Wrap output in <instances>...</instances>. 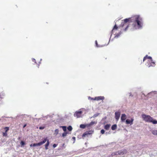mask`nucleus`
<instances>
[{
  "instance_id": "7ed1b4c3",
  "label": "nucleus",
  "mask_w": 157,
  "mask_h": 157,
  "mask_svg": "<svg viewBox=\"0 0 157 157\" xmlns=\"http://www.w3.org/2000/svg\"><path fill=\"white\" fill-rule=\"evenodd\" d=\"M146 59H148L147 61L146 64V65L147 67H155V63L153 61L152 58L151 57L148 56L147 55H146L144 58L143 61H144Z\"/></svg>"
},
{
  "instance_id": "9b49d317",
  "label": "nucleus",
  "mask_w": 157,
  "mask_h": 157,
  "mask_svg": "<svg viewBox=\"0 0 157 157\" xmlns=\"http://www.w3.org/2000/svg\"><path fill=\"white\" fill-rule=\"evenodd\" d=\"M95 99L94 100H96L97 101H99L100 100H103L105 99V97L104 96H98L95 97Z\"/></svg>"
},
{
  "instance_id": "c756f323",
  "label": "nucleus",
  "mask_w": 157,
  "mask_h": 157,
  "mask_svg": "<svg viewBox=\"0 0 157 157\" xmlns=\"http://www.w3.org/2000/svg\"><path fill=\"white\" fill-rule=\"evenodd\" d=\"M57 146V144H53V148H55Z\"/></svg>"
},
{
  "instance_id": "2f4dec72",
  "label": "nucleus",
  "mask_w": 157,
  "mask_h": 157,
  "mask_svg": "<svg viewBox=\"0 0 157 157\" xmlns=\"http://www.w3.org/2000/svg\"><path fill=\"white\" fill-rule=\"evenodd\" d=\"M44 128L42 127H39V128L40 129H44Z\"/></svg>"
},
{
  "instance_id": "f8f14e48",
  "label": "nucleus",
  "mask_w": 157,
  "mask_h": 157,
  "mask_svg": "<svg viewBox=\"0 0 157 157\" xmlns=\"http://www.w3.org/2000/svg\"><path fill=\"white\" fill-rule=\"evenodd\" d=\"M134 121V119L132 118L131 120H129L128 119H127L126 121V123L127 124H133V122Z\"/></svg>"
},
{
  "instance_id": "412c9836",
  "label": "nucleus",
  "mask_w": 157,
  "mask_h": 157,
  "mask_svg": "<svg viewBox=\"0 0 157 157\" xmlns=\"http://www.w3.org/2000/svg\"><path fill=\"white\" fill-rule=\"evenodd\" d=\"M4 129L5 130V132H7L9 130V128L8 127H5V128H4Z\"/></svg>"
},
{
  "instance_id": "6e6552de",
  "label": "nucleus",
  "mask_w": 157,
  "mask_h": 157,
  "mask_svg": "<svg viewBox=\"0 0 157 157\" xmlns=\"http://www.w3.org/2000/svg\"><path fill=\"white\" fill-rule=\"evenodd\" d=\"M115 119L117 121H118L120 118L121 113L119 112H115Z\"/></svg>"
},
{
  "instance_id": "f3484780",
  "label": "nucleus",
  "mask_w": 157,
  "mask_h": 157,
  "mask_svg": "<svg viewBox=\"0 0 157 157\" xmlns=\"http://www.w3.org/2000/svg\"><path fill=\"white\" fill-rule=\"evenodd\" d=\"M5 96V94L3 92H1L0 93V98H3Z\"/></svg>"
},
{
  "instance_id": "7c9ffc66",
  "label": "nucleus",
  "mask_w": 157,
  "mask_h": 157,
  "mask_svg": "<svg viewBox=\"0 0 157 157\" xmlns=\"http://www.w3.org/2000/svg\"><path fill=\"white\" fill-rule=\"evenodd\" d=\"M95 98H91V100H94V99H95Z\"/></svg>"
},
{
  "instance_id": "0eeeda50",
  "label": "nucleus",
  "mask_w": 157,
  "mask_h": 157,
  "mask_svg": "<svg viewBox=\"0 0 157 157\" xmlns=\"http://www.w3.org/2000/svg\"><path fill=\"white\" fill-rule=\"evenodd\" d=\"M118 151L119 155H123L126 154L127 152V151L125 149H124L121 150H119Z\"/></svg>"
},
{
  "instance_id": "6ab92c4d",
  "label": "nucleus",
  "mask_w": 157,
  "mask_h": 157,
  "mask_svg": "<svg viewBox=\"0 0 157 157\" xmlns=\"http://www.w3.org/2000/svg\"><path fill=\"white\" fill-rule=\"evenodd\" d=\"M152 133L153 135L157 136V130H153L152 132Z\"/></svg>"
},
{
  "instance_id": "1a4fd4ad",
  "label": "nucleus",
  "mask_w": 157,
  "mask_h": 157,
  "mask_svg": "<svg viewBox=\"0 0 157 157\" xmlns=\"http://www.w3.org/2000/svg\"><path fill=\"white\" fill-rule=\"evenodd\" d=\"M97 123V121H92L89 124H86V127H89L93 125L94 124H96Z\"/></svg>"
},
{
  "instance_id": "b1692460",
  "label": "nucleus",
  "mask_w": 157,
  "mask_h": 157,
  "mask_svg": "<svg viewBox=\"0 0 157 157\" xmlns=\"http://www.w3.org/2000/svg\"><path fill=\"white\" fill-rule=\"evenodd\" d=\"M3 133V135L4 136H6L7 135V134L6 132H3L2 133Z\"/></svg>"
},
{
  "instance_id": "cd10ccee",
  "label": "nucleus",
  "mask_w": 157,
  "mask_h": 157,
  "mask_svg": "<svg viewBox=\"0 0 157 157\" xmlns=\"http://www.w3.org/2000/svg\"><path fill=\"white\" fill-rule=\"evenodd\" d=\"M55 132L56 133V134H57L59 132V130L58 129H56L55 130Z\"/></svg>"
},
{
  "instance_id": "9d476101",
  "label": "nucleus",
  "mask_w": 157,
  "mask_h": 157,
  "mask_svg": "<svg viewBox=\"0 0 157 157\" xmlns=\"http://www.w3.org/2000/svg\"><path fill=\"white\" fill-rule=\"evenodd\" d=\"M46 139H47V140H46L47 143L46 144H45V149L46 150H47L48 149V146L50 142L49 141V140L48 139L47 137H46L44 139V140H45Z\"/></svg>"
},
{
  "instance_id": "a211bd4d",
  "label": "nucleus",
  "mask_w": 157,
  "mask_h": 157,
  "mask_svg": "<svg viewBox=\"0 0 157 157\" xmlns=\"http://www.w3.org/2000/svg\"><path fill=\"white\" fill-rule=\"evenodd\" d=\"M86 127V124L85 125L84 124H81L80 126V127L82 128H85Z\"/></svg>"
},
{
  "instance_id": "aec40b11",
  "label": "nucleus",
  "mask_w": 157,
  "mask_h": 157,
  "mask_svg": "<svg viewBox=\"0 0 157 157\" xmlns=\"http://www.w3.org/2000/svg\"><path fill=\"white\" fill-rule=\"evenodd\" d=\"M72 127L71 126H69L67 127V129L69 131H71V130H72Z\"/></svg>"
},
{
  "instance_id": "72a5a7b5",
  "label": "nucleus",
  "mask_w": 157,
  "mask_h": 157,
  "mask_svg": "<svg viewBox=\"0 0 157 157\" xmlns=\"http://www.w3.org/2000/svg\"><path fill=\"white\" fill-rule=\"evenodd\" d=\"M26 125V124H25L24 125V126H23V128H25Z\"/></svg>"
},
{
  "instance_id": "c85d7f7f",
  "label": "nucleus",
  "mask_w": 157,
  "mask_h": 157,
  "mask_svg": "<svg viewBox=\"0 0 157 157\" xmlns=\"http://www.w3.org/2000/svg\"><path fill=\"white\" fill-rule=\"evenodd\" d=\"M95 44H96V46L97 47H98L99 46L98 45V43H97V40H96L95 41Z\"/></svg>"
},
{
  "instance_id": "2eb2a0df",
  "label": "nucleus",
  "mask_w": 157,
  "mask_h": 157,
  "mask_svg": "<svg viewBox=\"0 0 157 157\" xmlns=\"http://www.w3.org/2000/svg\"><path fill=\"white\" fill-rule=\"evenodd\" d=\"M110 125V124H107L105 125L104 126V128L106 130H108L109 129Z\"/></svg>"
},
{
  "instance_id": "20e7f679",
  "label": "nucleus",
  "mask_w": 157,
  "mask_h": 157,
  "mask_svg": "<svg viewBox=\"0 0 157 157\" xmlns=\"http://www.w3.org/2000/svg\"><path fill=\"white\" fill-rule=\"evenodd\" d=\"M47 139L44 140L42 141H41L40 142L38 143H34L33 144H31L30 145V147H35L36 146H40L41 145L45 143Z\"/></svg>"
},
{
  "instance_id": "a878e982",
  "label": "nucleus",
  "mask_w": 157,
  "mask_h": 157,
  "mask_svg": "<svg viewBox=\"0 0 157 157\" xmlns=\"http://www.w3.org/2000/svg\"><path fill=\"white\" fill-rule=\"evenodd\" d=\"M98 114H94L93 116V117H97V116H98Z\"/></svg>"
},
{
  "instance_id": "423d86ee",
  "label": "nucleus",
  "mask_w": 157,
  "mask_h": 157,
  "mask_svg": "<svg viewBox=\"0 0 157 157\" xmlns=\"http://www.w3.org/2000/svg\"><path fill=\"white\" fill-rule=\"evenodd\" d=\"M94 132L93 131H86L82 135V137L83 138L85 137L86 136H87L88 135H90L92 134Z\"/></svg>"
},
{
  "instance_id": "473e14b6",
  "label": "nucleus",
  "mask_w": 157,
  "mask_h": 157,
  "mask_svg": "<svg viewBox=\"0 0 157 157\" xmlns=\"http://www.w3.org/2000/svg\"><path fill=\"white\" fill-rule=\"evenodd\" d=\"M33 61L35 63H36V60L35 59H33Z\"/></svg>"
},
{
  "instance_id": "39448f33",
  "label": "nucleus",
  "mask_w": 157,
  "mask_h": 157,
  "mask_svg": "<svg viewBox=\"0 0 157 157\" xmlns=\"http://www.w3.org/2000/svg\"><path fill=\"white\" fill-rule=\"evenodd\" d=\"M82 113V111H77L74 113V116L77 118H79L81 117Z\"/></svg>"
},
{
  "instance_id": "5701e85b",
  "label": "nucleus",
  "mask_w": 157,
  "mask_h": 157,
  "mask_svg": "<svg viewBox=\"0 0 157 157\" xmlns=\"http://www.w3.org/2000/svg\"><path fill=\"white\" fill-rule=\"evenodd\" d=\"M67 132H64L62 134V136L63 137L66 136H67Z\"/></svg>"
},
{
  "instance_id": "f03ea898",
  "label": "nucleus",
  "mask_w": 157,
  "mask_h": 157,
  "mask_svg": "<svg viewBox=\"0 0 157 157\" xmlns=\"http://www.w3.org/2000/svg\"><path fill=\"white\" fill-rule=\"evenodd\" d=\"M142 117L144 121L146 122L151 123L153 124H157V121L154 119L149 115H147L144 114L142 115Z\"/></svg>"
},
{
  "instance_id": "dca6fc26",
  "label": "nucleus",
  "mask_w": 157,
  "mask_h": 157,
  "mask_svg": "<svg viewBox=\"0 0 157 157\" xmlns=\"http://www.w3.org/2000/svg\"><path fill=\"white\" fill-rule=\"evenodd\" d=\"M117 125L116 124H113L112 127H111V129L113 130H114L117 129Z\"/></svg>"
},
{
  "instance_id": "f257e3e1",
  "label": "nucleus",
  "mask_w": 157,
  "mask_h": 157,
  "mask_svg": "<svg viewBox=\"0 0 157 157\" xmlns=\"http://www.w3.org/2000/svg\"><path fill=\"white\" fill-rule=\"evenodd\" d=\"M130 23H133L132 25L134 29H139L142 27L143 23L142 18L139 15H135L131 17L122 20L121 24L118 27L115 24L111 31V33H115V37H118L121 34V32H120L119 33L117 34L116 31L121 27L122 28L121 29L122 31H126L129 27L130 25L129 24Z\"/></svg>"
},
{
  "instance_id": "4be33fe9",
  "label": "nucleus",
  "mask_w": 157,
  "mask_h": 157,
  "mask_svg": "<svg viewBox=\"0 0 157 157\" xmlns=\"http://www.w3.org/2000/svg\"><path fill=\"white\" fill-rule=\"evenodd\" d=\"M20 144L21 145V147H22L25 144V143L23 141H21L20 143Z\"/></svg>"
},
{
  "instance_id": "4468645a",
  "label": "nucleus",
  "mask_w": 157,
  "mask_h": 157,
  "mask_svg": "<svg viewBox=\"0 0 157 157\" xmlns=\"http://www.w3.org/2000/svg\"><path fill=\"white\" fill-rule=\"evenodd\" d=\"M115 155H119L118 151H117L112 153L110 157H113V156Z\"/></svg>"
},
{
  "instance_id": "ddd939ff",
  "label": "nucleus",
  "mask_w": 157,
  "mask_h": 157,
  "mask_svg": "<svg viewBox=\"0 0 157 157\" xmlns=\"http://www.w3.org/2000/svg\"><path fill=\"white\" fill-rule=\"evenodd\" d=\"M126 118V116L125 114H122L121 117V120L122 121H124Z\"/></svg>"
},
{
  "instance_id": "c9c22d12",
  "label": "nucleus",
  "mask_w": 157,
  "mask_h": 157,
  "mask_svg": "<svg viewBox=\"0 0 157 157\" xmlns=\"http://www.w3.org/2000/svg\"><path fill=\"white\" fill-rule=\"evenodd\" d=\"M64 144H63V146H64Z\"/></svg>"
},
{
  "instance_id": "bb28decb",
  "label": "nucleus",
  "mask_w": 157,
  "mask_h": 157,
  "mask_svg": "<svg viewBox=\"0 0 157 157\" xmlns=\"http://www.w3.org/2000/svg\"><path fill=\"white\" fill-rule=\"evenodd\" d=\"M62 128H63V130L64 131H65L66 130V127L65 126H63Z\"/></svg>"
},
{
  "instance_id": "f704fd0d",
  "label": "nucleus",
  "mask_w": 157,
  "mask_h": 157,
  "mask_svg": "<svg viewBox=\"0 0 157 157\" xmlns=\"http://www.w3.org/2000/svg\"><path fill=\"white\" fill-rule=\"evenodd\" d=\"M73 139H75V137H73Z\"/></svg>"
},
{
  "instance_id": "393cba45",
  "label": "nucleus",
  "mask_w": 157,
  "mask_h": 157,
  "mask_svg": "<svg viewBox=\"0 0 157 157\" xmlns=\"http://www.w3.org/2000/svg\"><path fill=\"white\" fill-rule=\"evenodd\" d=\"M105 131L104 130L102 129L101 131V132L102 134H103L105 133Z\"/></svg>"
}]
</instances>
